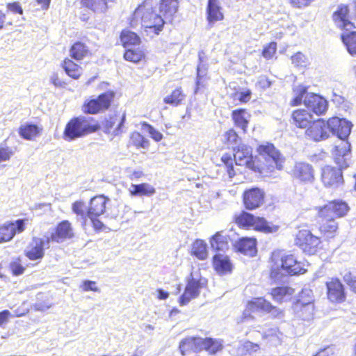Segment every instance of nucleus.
I'll return each mask as SVG.
<instances>
[{"label":"nucleus","instance_id":"obj_54","mask_svg":"<svg viewBox=\"0 0 356 356\" xmlns=\"http://www.w3.org/2000/svg\"><path fill=\"white\" fill-rule=\"evenodd\" d=\"M344 281L350 290L356 294V270L350 271L346 274Z\"/></svg>","mask_w":356,"mask_h":356},{"label":"nucleus","instance_id":"obj_53","mask_svg":"<svg viewBox=\"0 0 356 356\" xmlns=\"http://www.w3.org/2000/svg\"><path fill=\"white\" fill-rule=\"evenodd\" d=\"M13 154L14 152L10 147L0 145V163L9 161Z\"/></svg>","mask_w":356,"mask_h":356},{"label":"nucleus","instance_id":"obj_32","mask_svg":"<svg viewBox=\"0 0 356 356\" xmlns=\"http://www.w3.org/2000/svg\"><path fill=\"white\" fill-rule=\"evenodd\" d=\"M42 127L32 122L21 124L18 128V134L21 138L27 140H33L41 135Z\"/></svg>","mask_w":356,"mask_h":356},{"label":"nucleus","instance_id":"obj_3","mask_svg":"<svg viewBox=\"0 0 356 356\" xmlns=\"http://www.w3.org/2000/svg\"><path fill=\"white\" fill-rule=\"evenodd\" d=\"M139 23L147 33L159 35L163 29L165 21L156 13L153 0L143 1L131 14L129 19V26L136 28Z\"/></svg>","mask_w":356,"mask_h":356},{"label":"nucleus","instance_id":"obj_14","mask_svg":"<svg viewBox=\"0 0 356 356\" xmlns=\"http://www.w3.org/2000/svg\"><path fill=\"white\" fill-rule=\"evenodd\" d=\"M289 175L293 181L300 184H310L315 179V170L313 166L305 161L296 162Z\"/></svg>","mask_w":356,"mask_h":356},{"label":"nucleus","instance_id":"obj_40","mask_svg":"<svg viewBox=\"0 0 356 356\" xmlns=\"http://www.w3.org/2000/svg\"><path fill=\"white\" fill-rule=\"evenodd\" d=\"M178 0H160L159 12L165 18L172 17L178 10Z\"/></svg>","mask_w":356,"mask_h":356},{"label":"nucleus","instance_id":"obj_34","mask_svg":"<svg viewBox=\"0 0 356 356\" xmlns=\"http://www.w3.org/2000/svg\"><path fill=\"white\" fill-rule=\"evenodd\" d=\"M229 237L223 231L217 232L209 239L211 248L216 252H225L229 250Z\"/></svg>","mask_w":356,"mask_h":356},{"label":"nucleus","instance_id":"obj_2","mask_svg":"<svg viewBox=\"0 0 356 356\" xmlns=\"http://www.w3.org/2000/svg\"><path fill=\"white\" fill-rule=\"evenodd\" d=\"M269 260V277L275 281L283 277V272L286 275L295 276L302 275L307 271V265L298 260L292 253L275 250L272 252Z\"/></svg>","mask_w":356,"mask_h":356},{"label":"nucleus","instance_id":"obj_44","mask_svg":"<svg viewBox=\"0 0 356 356\" xmlns=\"http://www.w3.org/2000/svg\"><path fill=\"white\" fill-rule=\"evenodd\" d=\"M128 146L136 149H146L149 146V141L141 133L135 131L130 134Z\"/></svg>","mask_w":356,"mask_h":356},{"label":"nucleus","instance_id":"obj_39","mask_svg":"<svg viewBox=\"0 0 356 356\" xmlns=\"http://www.w3.org/2000/svg\"><path fill=\"white\" fill-rule=\"evenodd\" d=\"M340 38L347 51L351 56H356V31L353 29L343 32L341 34Z\"/></svg>","mask_w":356,"mask_h":356},{"label":"nucleus","instance_id":"obj_63","mask_svg":"<svg viewBox=\"0 0 356 356\" xmlns=\"http://www.w3.org/2000/svg\"><path fill=\"white\" fill-rule=\"evenodd\" d=\"M234 164L235 161H234L233 163H232V164H229V165L227 166L225 168V170L229 178H233L236 175V170L235 169Z\"/></svg>","mask_w":356,"mask_h":356},{"label":"nucleus","instance_id":"obj_37","mask_svg":"<svg viewBox=\"0 0 356 356\" xmlns=\"http://www.w3.org/2000/svg\"><path fill=\"white\" fill-rule=\"evenodd\" d=\"M295 289L289 286H280L274 287L270 291V296L275 301L282 303L292 298Z\"/></svg>","mask_w":356,"mask_h":356},{"label":"nucleus","instance_id":"obj_21","mask_svg":"<svg viewBox=\"0 0 356 356\" xmlns=\"http://www.w3.org/2000/svg\"><path fill=\"white\" fill-rule=\"evenodd\" d=\"M327 298L333 303H341L345 301L346 296L345 288L341 280L337 277H332L325 283Z\"/></svg>","mask_w":356,"mask_h":356},{"label":"nucleus","instance_id":"obj_58","mask_svg":"<svg viewBox=\"0 0 356 356\" xmlns=\"http://www.w3.org/2000/svg\"><path fill=\"white\" fill-rule=\"evenodd\" d=\"M8 10L15 14L23 15V9L18 1H14L6 3Z\"/></svg>","mask_w":356,"mask_h":356},{"label":"nucleus","instance_id":"obj_12","mask_svg":"<svg viewBox=\"0 0 356 356\" xmlns=\"http://www.w3.org/2000/svg\"><path fill=\"white\" fill-rule=\"evenodd\" d=\"M235 165H244L248 168L257 172L261 170L260 165L257 163L252 155V148L245 144H239L233 148Z\"/></svg>","mask_w":356,"mask_h":356},{"label":"nucleus","instance_id":"obj_1","mask_svg":"<svg viewBox=\"0 0 356 356\" xmlns=\"http://www.w3.org/2000/svg\"><path fill=\"white\" fill-rule=\"evenodd\" d=\"M319 218L318 231L322 241L330 242L339 235V224L336 218L346 216L350 210L347 202L341 200L328 201L315 208Z\"/></svg>","mask_w":356,"mask_h":356},{"label":"nucleus","instance_id":"obj_16","mask_svg":"<svg viewBox=\"0 0 356 356\" xmlns=\"http://www.w3.org/2000/svg\"><path fill=\"white\" fill-rule=\"evenodd\" d=\"M125 120V113L115 112L108 115L102 122L104 132L113 136L121 134L123 131Z\"/></svg>","mask_w":356,"mask_h":356},{"label":"nucleus","instance_id":"obj_15","mask_svg":"<svg viewBox=\"0 0 356 356\" xmlns=\"http://www.w3.org/2000/svg\"><path fill=\"white\" fill-rule=\"evenodd\" d=\"M266 201V193L259 187H252L245 190L242 194V202L248 211H254L263 204Z\"/></svg>","mask_w":356,"mask_h":356},{"label":"nucleus","instance_id":"obj_24","mask_svg":"<svg viewBox=\"0 0 356 356\" xmlns=\"http://www.w3.org/2000/svg\"><path fill=\"white\" fill-rule=\"evenodd\" d=\"M314 120V115L311 111L304 108L294 109L290 116L292 125L305 131L308 129Z\"/></svg>","mask_w":356,"mask_h":356},{"label":"nucleus","instance_id":"obj_9","mask_svg":"<svg viewBox=\"0 0 356 356\" xmlns=\"http://www.w3.org/2000/svg\"><path fill=\"white\" fill-rule=\"evenodd\" d=\"M115 92L108 90L99 94L96 97L86 99L81 105V111L87 115H97L104 113L115 104Z\"/></svg>","mask_w":356,"mask_h":356},{"label":"nucleus","instance_id":"obj_31","mask_svg":"<svg viewBox=\"0 0 356 356\" xmlns=\"http://www.w3.org/2000/svg\"><path fill=\"white\" fill-rule=\"evenodd\" d=\"M179 351L181 355L197 353L201 350V337H187L183 339L179 345Z\"/></svg>","mask_w":356,"mask_h":356},{"label":"nucleus","instance_id":"obj_52","mask_svg":"<svg viewBox=\"0 0 356 356\" xmlns=\"http://www.w3.org/2000/svg\"><path fill=\"white\" fill-rule=\"evenodd\" d=\"M143 127L147 129V131L149 134L150 137L156 142H160L163 136V134L156 130L152 125L144 122L143 123Z\"/></svg>","mask_w":356,"mask_h":356},{"label":"nucleus","instance_id":"obj_33","mask_svg":"<svg viewBox=\"0 0 356 356\" xmlns=\"http://www.w3.org/2000/svg\"><path fill=\"white\" fill-rule=\"evenodd\" d=\"M73 60L72 58H65L60 63V67L69 77L74 80H78L82 76L83 69Z\"/></svg>","mask_w":356,"mask_h":356},{"label":"nucleus","instance_id":"obj_56","mask_svg":"<svg viewBox=\"0 0 356 356\" xmlns=\"http://www.w3.org/2000/svg\"><path fill=\"white\" fill-rule=\"evenodd\" d=\"M51 83L56 88H64L67 82L57 72L53 73L50 79Z\"/></svg>","mask_w":356,"mask_h":356},{"label":"nucleus","instance_id":"obj_7","mask_svg":"<svg viewBox=\"0 0 356 356\" xmlns=\"http://www.w3.org/2000/svg\"><path fill=\"white\" fill-rule=\"evenodd\" d=\"M257 152L265 160V163L259 164L261 170L258 172L270 174L275 170H282L284 157L273 143L267 142L259 145L257 147Z\"/></svg>","mask_w":356,"mask_h":356},{"label":"nucleus","instance_id":"obj_23","mask_svg":"<svg viewBox=\"0 0 356 356\" xmlns=\"http://www.w3.org/2000/svg\"><path fill=\"white\" fill-rule=\"evenodd\" d=\"M321 181L326 187L339 186L343 182L341 170L330 165L325 166L321 172Z\"/></svg>","mask_w":356,"mask_h":356},{"label":"nucleus","instance_id":"obj_55","mask_svg":"<svg viewBox=\"0 0 356 356\" xmlns=\"http://www.w3.org/2000/svg\"><path fill=\"white\" fill-rule=\"evenodd\" d=\"M315 0H289L290 5L295 8L302 9L309 6Z\"/></svg>","mask_w":356,"mask_h":356},{"label":"nucleus","instance_id":"obj_50","mask_svg":"<svg viewBox=\"0 0 356 356\" xmlns=\"http://www.w3.org/2000/svg\"><path fill=\"white\" fill-rule=\"evenodd\" d=\"M9 269L13 275L19 276L24 273L26 268L22 262L21 258L17 257L10 263Z\"/></svg>","mask_w":356,"mask_h":356},{"label":"nucleus","instance_id":"obj_19","mask_svg":"<svg viewBox=\"0 0 356 356\" xmlns=\"http://www.w3.org/2000/svg\"><path fill=\"white\" fill-rule=\"evenodd\" d=\"M332 18L337 26L343 32L356 29L355 23L350 19V9L348 5H339L332 13Z\"/></svg>","mask_w":356,"mask_h":356},{"label":"nucleus","instance_id":"obj_51","mask_svg":"<svg viewBox=\"0 0 356 356\" xmlns=\"http://www.w3.org/2000/svg\"><path fill=\"white\" fill-rule=\"evenodd\" d=\"M72 210L76 216L87 217V208L83 200H76L72 204Z\"/></svg>","mask_w":356,"mask_h":356},{"label":"nucleus","instance_id":"obj_62","mask_svg":"<svg viewBox=\"0 0 356 356\" xmlns=\"http://www.w3.org/2000/svg\"><path fill=\"white\" fill-rule=\"evenodd\" d=\"M220 161L225 169L227 166L229 165V164H232V163H233V161H234V158L233 159L229 153H225L221 156Z\"/></svg>","mask_w":356,"mask_h":356},{"label":"nucleus","instance_id":"obj_20","mask_svg":"<svg viewBox=\"0 0 356 356\" xmlns=\"http://www.w3.org/2000/svg\"><path fill=\"white\" fill-rule=\"evenodd\" d=\"M328 102L321 95L310 92L305 98V106L316 116L324 115L328 109Z\"/></svg>","mask_w":356,"mask_h":356},{"label":"nucleus","instance_id":"obj_35","mask_svg":"<svg viewBox=\"0 0 356 356\" xmlns=\"http://www.w3.org/2000/svg\"><path fill=\"white\" fill-rule=\"evenodd\" d=\"M119 40L120 44L125 49L139 46L142 42L139 35L129 29H124L120 31Z\"/></svg>","mask_w":356,"mask_h":356},{"label":"nucleus","instance_id":"obj_4","mask_svg":"<svg viewBox=\"0 0 356 356\" xmlns=\"http://www.w3.org/2000/svg\"><path fill=\"white\" fill-rule=\"evenodd\" d=\"M102 125L95 118L88 115H75L66 123L63 131V138L67 141L95 134L101 130Z\"/></svg>","mask_w":356,"mask_h":356},{"label":"nucleus","instance_id":"obj_6","mask_svg":"<svg viewBox=\"0 0 356 356\" xmlns=\"http://www.w3.org/2000/svg\"><path fill=\"white\" fill-rule=\"evenodd\" d=\"M232 222L241 229H252L264 234L275 233L280 229L279 225L269 222L264 217L255 216L245 210L234 214Z\"/></svg>","mask_w":356,"mask_h":356},{"label":"nucleus","instance_id":"obj_42","mask_svg":"<svg viewBox=\"0 0 356 356\" xmlns=\"http://www.w3.org/2000/svg\"><path fill=\"white\" fill-rule=\"evenodd\" d=\"M191 254L199 260H205L209 256L207 243L201 239H196L191 245Z\"/></svg>","mask_w":356,"mask_h":356},{"label":"nucleus","instance_id":"obj_60","mask_svg":"<svg viewBox=\"0 0 356 356\" xmlns=\"http://www.w3.org/2000/svg\"><path fill=\"white\" fill-rule=\"evenodd\" d=\"M239 97L238 98V104H246L250 102L252 97L251 90L247 88L245 90L240 92Z\"/></svg>","mask_w":356,"mask_h":356},{"label":"nucleus","instance_id":"obj_30","mask_svg":"<svg viewBox=\"0 0 356 356\" xmlns=\"http://www.w3.org/2000/svg\"><path fill=\"white\" fill-rule=\"evenodd\" d=\"M123 58L127 62L133 63H145L147 61V51L143 47H128L123 53Z\"/></svg>","mask_w":356,"mask_h":356},{"label":"nucleus","instance_id":"obj_5","mask_svg":"<svg viewBox=\"0 0 356 356\" xmlns=\"http://www.w3.org/2000/svg\"><path fill=\"white\" fill-rule=\"evenodd\" d=\"M352 124L345 119L338 117L330 118V134L336 135L343 141L336 145L332 151L337 162L342 165L345 161L344 156L350 152V145L346 140L351 131Z\"/></svg>","mask_w":356,"mask_h":356},{"label":"nucleus","instance_id":"obj_10","mask_svg":"<svg viewBox=\"0 0 356 356\" xmlns=\"http://www.w3.org/2000/svg\"><path fill=\"white\" fill-rule=\"evenodd\" d=\"M110 199L104 194H98L92 197L87 207V217L90 220L95 231L99 232L105 229L104 224L99 218L106 213Z\"/></svg>","mask_w":356,"mask_h":356},{"label":"nucleus","instance_id":"obj_61","mask_svg":"<svg viewBox=\"0 0 356 356\" xmlns=\"http://www.w3.org/2000/svg\"><path fill=\"white\" fill-rule=\"evenodd\" d=\"M11 316V313L7 309L0 312V327H3Z\"/></svg>","mask_w":356,"mask_h":356},{"label":"nucleus","instance_id":"obj_43","mask_svg":"<svg viewBox=\"0 0 356 356\" xmlns=\"http://www.w3.org/2000/svg\"><path fill=\"white\" fill-rule=\"evenodd\" d=\"M155 193V188L148 183L132 184L129 190V194L131 196H151Z\"/></svg>","mask_w":356,"mask_h":356},{"label":"nucleus","instance_id":"obj_17","mask_svg":"<svg viewBox=\"0 0 356 356\" xmlns=\"http://www.w3.org/2000/svg\"><path fill=\"white\" fill-rule=\"evenodd\" d=\"M27 219H17L14 222H6L0 225V243L10 241L17 234L26 229Z\"/></svg>","mask_w":356,"mask_h":356},{"label":"nucleus","instance_id":"obj_8","mask_svg":"<svg viewBox=\"0 0 356 356\" xmlns=\"http://www.w3.org/2000/svg\"><path fill=\"white\" fill-rule=\"evenodd\" d=\"M293 241L294 245L306 255H316L323 250L321 238L309 229L298 227Z\"/></svg>","mask_w":356,"mask_h":356},{"label":"nucleus","instance_id":"obj_41","mask_svg":"<svg viewBox=\"0 0 356 356\" xmlns=\"http://www.w3.org/2000/svg\"><path fill=\"white\" fill-rule=\"evenodd\" d=\"M210 355H215L223 348L222 341L211 337L201 338V348Z\"/></svg>","mask_w":356,"mask_h":356},{"label":"nucleus","instance_id":"obj_11","mask_svg":"<svg viewBox=\"0 0 356 356\" xmlns=\"http://www.w3.org/2000/svg\"><path fill=\"white\" fill-rule=\"evenodd\" d=\"M245 312L254 313L261 312L269 314L272 318H280L284 316V311L273 305L264 297L252 298L245 305Z\"/></svg>","mask_w":356,"mask_h":356},{"label":"nucleus","instance_id":"obj_36","mask_svg":"<svg viewBox=\"0 0 356 356\" xmlns=\"http://www.w3.org/2000/svg\"><path fill=\"white\" fill-rule=\"evenodd\" d=\"M70 58L75 60H81L91 55L90 50L87 44L82 41H76L70 48Z\"/></svg>","mask_w":356,"mask_h":356},{"label":"nucleus","instance_id":"obj_49","mask_svg":"<svg viewBox=\"0 0 356 356\" xmlns=\"http://www.w3.org/2000/svg\"><path fill=\"white\" fill-rule=\"evenodd\" d=\"M277 44L275 41H272L264 46L261 56L266 60L273 59L276 54Z\"/></svg>","mask_w":356,"mask_h":356},{"label":"nucleus","instance_id":"obj_25","mask_svg":"<svg viewBox=\"0 0 356 356\" xmlns=\"http://www.w3.org/2000/svg\"><path fill=\"white\" fill-rule=\"evenodd\" d=\"M257 241L255 237L243 236L238 238L233 247L236 252L244 255L254 257L257 252Z\"/></svg>","mask_w":356,"mask_h":356},{"label":"nucleus","instance_id":"obj_22","mask_svg":"<svg viewBox=\"0 0 356 356\" xmlns=\"http://www.w3.org/2000/svg\"><path fill=\"white\" fill-rule=\"evenodd\" d=\"M74 236V233L71 222L67 220H63L56 225L46 242L47 243L50 241L61 243L65 240L71 239Z\"/></svg>","mask_w":356,"mask_h":356},{"label":"nucleus","instance_id":"obj_45","mask_svg":"<svg viewBox=\"0 0 356 356\" xmlns=\"http://www.w3.org/2000/svg\"><path fill=\"white\" fill-rule=\"evenodd\" d=\"M81 8L94 13L105 11L108 8L106 0H80Z\"/></svg>","mask_w":356,"mask_h":356},{"label":"nucleus","instance_id":"obj_29","mask_svg":"<svg viewBox=\"0 0 356 356\" xmlns=\"http://www.w3.org/2000/svg\"><path fill=\"white\" fill-rule=\"evenodd\" d=\"M250 113L247 108H238L234 109L231 113V118L235 127L239 128L243 133L245 134L250 124Z\"/></svg>","mask_w":356,"mask_h":356},{"label":"nucleus","instance_id":"obj_28","mask_svg":"<svg viewBox=\"0 0 356 356\" xmlns=\"http://www.w3.org/2000/svg\"><path fill=\"white\" fill-rule=\"evenodd\" d=\"M206 18L210 25L224 19L225 16L220 0H208L206 8Z\"/></svg>","mask_w":356,"mask_h":356},{"label":"nucleus","instance_id":"obj_38","mask_svg":"<svg viewBox=\"0 0 356 356\" xmlns=\"http://www.w3.org/2000/svg\"><path fill=\"white\" fill-rule=\"evenodd\" d=\"M186 99V94L181 86L176 87L172 92L163 98L165 104L177 106L182 104Z\"/></svg>","mask_w":356,"mask_h":356},{"label":"nucleus","instance_id":"obj_64","mask_svg":"<svg viewBox=\"0 0 356 356\" xmlns=\"http://www.w3.org/2000/svg\"><path fill=\"white\" fill-rule=\"evenodd\" d=\"M35 2L40 6L42 10H46L50 6L51 0H35Z\"/></svg>","mask_w":356,"mask_h":356},{"label":"nucleus","instance_id":"obj_47","mask_svg":"<svg viewBox=\"0 0 356 356\" xmlns=\"http://www.w3.org/2000/svg\"><path fill=\"white\" fill-rule=\"evenodd\" d=\"M294 309L300 316H309L313 314L314 305L312 301L304 303L298 300L294 304Z\"/></svg>","mask_w":356,"mask_h":356},{"label":"nucleus","instance_id":"obj_26","mask_svg":"<svg viewBox=\"0 0 356 356\" xmlns=\"http://www.w3.org/2000/svg\"><path fill=\"white\" fill-rule=\"evenodd\" d=\"M44 241L33 237L31 242L24 251V255L31 261H41L44 257Z\"/></svg>","mask_w":356,"mask_h":356},{"label":"nucleus","instance_id":"obj_48","mask_svg":"<svg viewBox=\"0 0 356 356\" xmlns=\"http://www.w3.org/2000/svg\"><path fill=\"white\" fill-rule=\"evenodd\" d=\"M240 136L234 128L227 129L222 135V143L227 146H230L237 143L240 140Z\"/></svg>","mask_w":356,"mask_h":356},{"label":"nucleus","instance_id":"obj_18","mask_svg":"<svg viewBox=\"0 0 356 356\" xmlns=\"http://www.w3.org/2000/svg\"><path fill=\"white\" fill-rule=\"evenodd\" d=\"M207 281L203 277L198 279L190 277L184 289V293L179 299L181 306L187 305L191 300L197 298L200 293V289L206 284Z\"/></svg>","mask_w":356,"mask_h":356},{"label":"nucleus","instance_id":"obj_46","mask_svg":"<svg viewBox=\"0 0 356 356\" xmlns=\"http://www.w3.org/2000/svg\"><path fill=\"white\" fill-rule=\"evenodd\" d=\"M307 86L300 85L293 89L295 94L294 97L291 99L289 105L292 107L298 106L301 104L305 105V98L307 95L309 94Z\"/></svg>","mask_w":356,"mask_h":356},{"label":"nucleus","instance_id":"obj_13","mask_svg":"<svg viewBox=\"0 0 356 356\" xmlns=\"http://www.w3.org/2000/svg\"><path fill=\"white\" fill-rule=\"evenodd\" d=\"M305 135L309 140L316 143L328 139L330 137V118L314 120L308 129L305 131Z\"/></svg>","mask_w":356,"mask_h":356},{"label":"nucleus","instance_id":"obj_59","mask_svg":"<svg viewBox=\"0 0 356 356\" xmlns=\"http://www.w3.org/2000/svg\"><path fill=\"white\" fill-rule=\"evenodd\" d=\"M81 288L84 291H99V288L97 286L96 282L91 280H84L81 285Z\"/></svg>","mask_w":356,"mask_h":356},{"label":"nucleus","instance_id":"obj_27","mask_svg":"<svg viewBox=\"0 0 356 356\" xmlns=\"http://www.w3.org/2000/svg\"><path fill=\"white\" fill-rule=\"evenodd\" d=\"M214 270L220 275H225L232 272L233 264L229 256L221 254H215L211 259Z\"/></svg>","mask_w":356,"mask_h":356},{"label":"nucleus","instance_id":"obj_57","mask_svg":"<svg viewBox=\"0 0 356 356\" xmlns=\"http://www.w3.org/2000/svg\"><path fill=\"white\" fill-rule=\"evenodd\" d=\"M313 356H337L334 348L331 346L318 350Z\"/></svg>","mask_w":356,"mask_h":356}]
</instances>
